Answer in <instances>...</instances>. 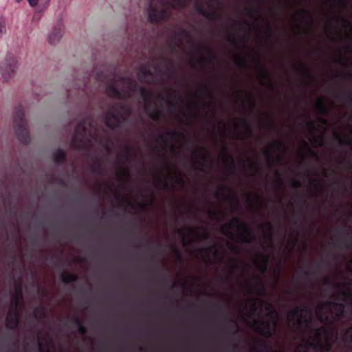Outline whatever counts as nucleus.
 <instances>
[{"instance_id":"obj_51","label":"nucleus","mask_w":352,"mask_h":352,"mask_svg":"<svg viewBox=\"0 0 352 352\" xmlns=\"http://www.w3.org/2000/svg\"><path fill=\"white\" fill-rule=\"evenodd\" d=\"M300 12H301V14L306 16L309 19V25L311 26L313 23V20H314L313 16L311 14V13L305 9H302L300 10Z\"/></svg>"},{"instance_id":"obj_43","label":"nucleus","mask_w":352,"mask_h":352,"mask_svg":"<svg viewBox=\"0 0 352 352\" xmlns=\"http://www.w3.org/2000/svg\"><path fill=\"white\" fill-rule=\"evenodd\" d=\"M258 228L259 229L263 230H267V234L265 236H267V238L271 240L272 239V234H271V231L273 228V226L272 225V223H270V222H267L265 223H260L258 225Z\"/></svg>"},{"instance_id":"obj_58","label":"nucleus","mask_w":352,"mask_h":352,"mask_svg":"<svg viewBox=\"0 0 352 352\" xmlns=\"http://www.w3.org/2000/svg\"><path fill=\"white\" fill-rule=\"evenodd\" d=\"M291 186L293 188H299L301 187L302 184L301 182L297 179H292L291 182Z\"/></svg>"},{"instance_id":"obj_14","label":"nucleus","mask_w":352,"mask_h":352,"mask_svg":"<svg viewBox=\"0 0 352 352\" xmlns=\"http://www.w3.org/2000/svg\"><path fill=\"white\" fill-rule=\"evenodd\" d=\"M329 334V329L325 327L322 326L314 329V339L313 340H308L306 344L308 347L312 348L317 344L320 343L323 340V338L325 336L326 338Z\"/></svg>"},{"instance_id":"obj_33","label":"nucleus","mask_w":352,"mask_h":352,"mask_svg":"<svg viewBox=\"0 0 352 352\" xmlns=\"http://www.w3.org/2000/svg\"><path fill=\"white\" fill-rule=\"evenodd\" d=\"M240 123H241V126H242L243 129L244 130L245 134L248 137L252 136L253 135V130L250 125V122L245 118H241L240 120Z\"/></svg>"},{"instance_id":"obj_22","label":"nucleus","mask_w":352,"mask_h":352,"mask_svg":"<svg viewBox=\"0 0 352 352\" xmlns=\"http://www.w3.org/2000/svg\"><path fill=\"white\" fill-rule=\"evenodd\" d=\"M332 348L333 343L328 337L324 341L322 340L320 343H318L312 347V349L315 350V352H330L332 350Z\"/></svg>"},{"instance_id":"obj_48","label":"nucleus","mask_w":352,"mask_h":352,"mask_svg":"<svg viewBox=\"0 0 352 352\" xmlns=\"http://www.w3.org/2000/svg\"><path fill=\"white\" fill-rule=\"evenodd\" d=\"M268 263L269 257L268 256H265L264 258L262 261V265L259 266V269L262 273H265L266 272Z\"/></svg>"},{"instance_id":"obj_59","label":"nucleus","mask_w":352,"mask_h":352,"mask_svg":"<svg viewBox=\"0 0 352 352\" xmlns=\"http://www.w3.org/2000/svg\"><path fill=\"white\" fill-rule=\"evenodd\" d=\"M272 145L277 150H280L281 148L284 146L283 143L280 141H274L272 142Z\"/></svg>"},{"instance_id":"obj_5","label":"nucleus","mask_w":352,"mask_h":352,"mask_svg":"<svg viewBox=\"0 0 352 352\" xmlns=\"http://www.w3.org/2000/svg\"><path fill=\"white\" fill-rule=\"evenodd\" d=\"M232 228H236L240 231L238 237L240 241L244 243H250L256 239V236L248 224L241 220L239 217H234L232 220L221 227L222 232L231 239H234L235 234L231 232Z\"/></svg>"},{"instance_id":"obj_27","label":"nucleus","mask_w":352,"mask_h":352,"mask_svg":"<svg viewBox=\"0 0 352 352\" xmlns=\"http://www.w3.org/2000/svg\"><path fill=\"white\" fill-rule=\"evenodd\" d=\"M157 100L167 103L169 111L174 112L177 109V102L171 100L170 96H163L160 94L157 96Z\"/></svg>"},{"instance_id":"obj_26","label":"nucleus","mask_w":352,"mask_h":352,"mask_svg":"<svg viewBox=\"0 0 352 352\" xmlns=\"http://www.w3.org/2000/svg\"><path fill=\"white\" fill-rule=\"evenodd\" d=\"M140 93L146 105H150L153 97V93L144 86L140 87Z\"/></svg>"},{"instance_id":"obj_18","label":"nucleus","mask_w":352,"mask_h":352,"mask_svg":"<svg viewBox=\"0 0 352 352\" xmlns=\"http://www.w3.org/2000/svg\"><path fill=\"white\" fill-rule=\"evenodd\" d=\"M159 58L165 62V70L164 72H162V70L158 66L155 67L156 69H157L159 72H162L165 75L169 76H175L176 74V69L173 63L170 60L164 56V55L162 54L160 55Z\"/></svg>"},{"instance_id":"obj_38","label":"nucleus","mask_w":352,"mask_h":352,"mask_svg":"<svg viewBox=\"0 0 352 352\" xmlns=\"http://www.w3.org/2000/svg\"><path fill=\"white\" fill-rule=\"evenodd\" d=\"M91 170L93 173H96L98 175H103V166L102 162L100 159H98L96 163L91 166Z\"/></svg>"},{"instance_id":"obj_32","label":"nucleus","mask_w":352,"mask_h":352,"mask_svg":"<svg viewBox=\"0 0 352 352\" xmlns=\"http://www.w3.org/2000/svg\"><path fill=\"white\" fill-rule=\"evenodd\" d=\"M336 96L347 103L349 106L352 107V92H338Z\"/></svg>"},{"instance_id":"obj_25","label":"nucleus","mask_w":352,"mask_h":352,"mask_svg":"<svg viewBox=\"0 0 352 352\" xmlns=\"http://www.w3.org/2000/svg\"><path fill=\"white\" fill-rule=\"evenodd\" d=\"M53 160L58 165L64 164L67 160L66 152L63 149L58 148L53 153Z\"/></svg>"},{"instance_id":"obj_6","label":"nucleus","mask_w":352,"mask_h":352,"mask_svg":"<svg viewBox=\"0 0 352 352\" xmlns=\"http://www.w3.org/2000/svg\"><path fill=\"white\" fill-rule=\"evenodd\" d=\"M118 80L125 85L126 89L121 91L116 83H110L106 87V92L109 96L120 100H127L140 91L141 86H139L138 82L131 77L122 76Z\"/></svg>"},{"instance_id":"obj_46","label":"nucleus","mask_w":352,"mask_h":352,"mask_svg":"<svg viewBox=\"0 0 352 352\" xmlns=\"http://www.w3.org/2000/svg\"><path fill=\"white\" fill-rule=\"evenodd\" d=\"M344 338L346 342L352 345V325L345 332Z\"/></svg>"},{"instance_id":"obj_23","label":"nucleus","mask_w":352,"mask_h":352,"mask_svg":"<svg viewBox=\"0 0 352 352\" xmlns=\"http://www.w3.org/2000/svg\"><path fill=\"white\" fill-rule=\"evenodd\" d=\"M23 300V291L21 284H19L15 287L14 295L12 299V308L14 309H18L20 301Z\"/></svg>"},{"instance_id":"obj_42","label":"nucleus","mask_w":352,"mask_h":352,"mask_svg":"<svg viewBox=\"0 0 352 352\" xmlns=\"http://www.w3.org/2000/svg\"><path fill=\"white\" fill-rule=\"evenodd\" d=\"M318 275V272L315 270H305L300 272L298 276L302 279H307L309 277H316Z\"/></svg>"},{"instance_id":"obj_16","label":"nucleus","mask_w":352,"mask_h":352,"mask_svg":"<svg viewBox=\"0 0 352 352\" xmlns=\"http://www.w3.org/2000/svg\"><path fill=\"white\" fill-rule=\"evenodd\" d=\"M339 234H346L348 237L342 241H338L333 245L338 248H342L343 247L349 248L352 247V228L350 226L344 227L338 230Z\"/></svg>"},{"instance_id":"obj_44","label":"nucleus","mask_w":352,"mask_h":352,"mask_svg":"<svg viewBox=\"0 0 352 352\" xmlns=\"http://www.w3.org/2000/svg\"><path fill=\"white\" fill-rule=\"evenodd\" d=\"M259 300H261L257 298L252 300V303L251 304V314L252 315L256 314V313L258 311V307L261 306Z\"/></svg>"},{"instance_id":"obj_41","label":"nucleus","mask_w":352,"mask_h":352,"mask_svg":"<svg viewBox=\"0 0 352 352\" xmlns=\"http://www.w3.org/2000/svg\"><path fill=\"white\" fill-rule=\"evenodd\" d=\"M198 92L202 95H204V96H206V98H213V93H212V91L211 90V89L210 87H208V86H203V87H201L199 90H198Z\"/></svg>"},{"instance_id":"obj_62","label":"nucleus","mask_w":352,"mask_h":352,"mask_svg":"<svg viewBox=\"0 0 352 352\" xmlns=\"http://www.w3.org/2000/svg\"><path fill=\"white\" fill-rule=\"evenodd\" d=\"M199 237L203 240H208L210 238V234L206 230H204L201 234L199 235Z\"/></svg>"},{"instance_id":"obj_29","label":"nucleus","mask_w":352,"mask_h":352,"mask_svg":"<svg viewBox=\"0 0 352 352\" xmlns=\"http://www.w3.org/2000/svg\"><path fill=\"white\" fill-rule=\"evenodd\" d=\"M181 133L175 131H168L166 133V135L164 134H160L158 135L157 141H161L163 142L166 143L168 140L166 138V136H168V138L171 140H174L179 136H181Z\"/></svg>"},{"instance_id":"obj_35","label":"nucleus","mask_w":352,"mask_h":352,"mask_svg":"<svg viewBox=\"0 0 352 352\" xmlns=\"http://www.w3.org/2000/svg\"><path fill=\"white\" fill-rule=\"evenodd\" d=\"M298 68L300 71L303 72V75L307 79L309 80H314V75L311 71L308 68V67L305 64L300 63L299 64Z\"/></svg>"},{"instance_id":"obj_40","label":"nucleus","mask_w":352,"mask_h":352,"mask_svg":"<svg viewBox=\"0 0 352 352\" xmlns=\"http://www.w3.org/2000/svg\"><path fill=\"white\" fill-rule=\"evenodd\" d=\"M133 148L129 146H124L123 147V157L126 161L131 160L134 155Z\"/></svg>"},{"instance_id":"obj_36","label":"nucleus","mask_w":352,"mask_h":352,"mask_svg":"<svg viewBox=\"0 0 352 352\" xmlns=\"http://www.w3.org/2000/svg\"><path fill=\"white\" fill-rule=\"evenodd\" d=\"M33 315L38 320L45 318L46 316V309L44 307H36L34 309Z\"/></svg>"},{"instance_id":"obj_21","label":"nucleus","mask_w":352,"mask_h":352,"mask_svg":"<svg viewBox=\"0 0 352 352\" xmlns=\"http://www.w3.org/2000/svg\"><path fill=\"white\" fill-rule=\"evenodd\" d=\"M145 111L148 114V116L151 118V119L156 122H159L164 118V113L162 111L159 109L157 107H155L154 109H151L150 105H146Z\"/></svg>"},{"instance_id":"obj_13","label":"nucleus","mask_w":352,"mask_h":352,"mask_svg":"<svg viewBox=\"0 0 352 352\" xmlns=\"http://www.w3.org/2000/svg\"><path fill=\"white\" fill-rule=\"evenodd\" d=\"M195 48L197 51V52L201 55L203 52H206L209 58L208 59L204 58L201 56H199L198 58V63L201 65L206 64L208 61L210 63H214L217 58V56L216 54L214 52V51L208 45L206 44H204L202 43H197L194 44Z\"/></svg>"},{"instance_id":"obj_39","label":"nucleus","mask_w":352,"mask_h":352,"mask_svg":"<svg viewBox=\"0 0 352 352\" xmlns=\"http://www.w3.org/2000/svg\"><path fill=\"white\" fill-rule=\"evenodd\" d=\"M177 35L178 37L187 39L188 43H192V34H191L190 32L187 30L182 29V30H179L177 32Z\"/></svg>"},{"instance_id":"obj_63","label":"nucleus","mask_w":352,"mask_h":352,"mask_svg":"<svg viewBox=\"0 0 352 352\" xmlns=\"http://www.w3.org/2000/svg\"><path fill=\"white\" fill-rule=\"evenodd\" d=\"M177 45L175 41H173L172 43L169 46V50L171 53L176 52Z\"/></svg>"},{"instance_id":"obj_28","label":"nucleus","mask_w":352,"mask_h":352,"mask_svg":"<svg viewBox=\"0 0 352 352\" xmlns=\"http://www.w3.org/2000/svg\"><path fill=\"white\" fill-rule=\"evenodd\" d=\"M317 112L320 115L326 116L329 113V108L325 105L322 98L318 99L315 104Z\"/></svg>"},{"instance_id":"obj_8","label":"nucleus","mask_w":352,"mask_h":352,"mask_svg":"<svg viewBox=\"0 0 352 352\" xmlns=\"http://www.w3.org/2000/svg\"><path fill=\"white\" fill-rule=\"evenodd\" d=\"M14 131L18 140L23 144L30 142L27 120L25 118L24 108L21 104L16 107L14 113Z\"/></svg>"},{"instance_id":"obj_47","label":"nucleus","mask_w":352,"mask_h":352,"mask_svg":"<svg viewBox=\"0 0 352 352\" xmlns=\"http://www.w3.org/2000/svg\"><path fill=\"white\" fill-rule=\"evenodd\" d=\"M120 177L128 179L130 177V170L128 168H120L118 172Z\"/></svg>"},{"instance_id":"obj_12","label":"nucleus","mask_w":352,"mask_h":352,"mask_svg":"<svg viewBox=\"0 0 352 352\" xmlns=\"http://www.w3.org/2000/svg\"><path fill=\"white\" fill-rule=\"evenodd\" d=\"M251 57H252V60L256 64V65L260 67V73H259L260 77L261 78L267 80V88L270 91H274L275 88H274V84L272 82V75H271L270 72H269V70L266 67H265L264 66L262 65L261 56L257 52H254L252 54Z\"/></svg>"},{"instance_id":"obj_7","label":"nucleus","mask_w":352,"mask_h":352,"mask_svg":"<svg viewBox=\"0 0 352 352\" xmlns=\"http://www.w3.org/2000/svg\"><path fill=\"white\" fill-rule=\"evenodd\" d=\"M326 305L331 306L334 308V311H331V316H329L324 313L326 309L325 305L322 304L316 309V314L318 320L322 323H328L331 324L333 322L339 321L345 317L344 309L346 303L338 302L335 300L327 301Z\"/></svg>"},{"instance_id":"obj_3","label":"nucleus","mask_w":352,"mask_h":352,"mask_svg":"<svg viewBox=\"0 0 352 352\" xmlns=\"http://www.w3.org/2000/svg\"><path fill=\"white\" fill-rule=\"evenodd\" d=\"M131 114L129 106L122 102H115L104 113V124L111 130L120 129L122 124L128 122Z\"/></svg>"},{"instance_id":"obj_19","label":"nucleus","mask_w":352,"mask_h":352,"mask_svg":"<svg viewBox=\"0 0 352 352\" xmlns=\"http://www.w3.org/2000/svg\"><path fill=\"white\" fill-rule=\"evenodd\" d=\"M63 31L64 30L62 24H58L56 25L49 35L50 43L54 45L58 43L63 36Z\"/></svg>"},{"instance_id":"obj_56","label":"nucleus","mask_w":352,"mask_h":352,"mask_svg":"<svg viewBox=\"0 0 352 352\" xmlns=\"http://www.w3.org/2000/svg\"><path fill=\"white\" fill-rule=\"evenodd\" d=\"M158 184L162 186L164 189H168V182L166 179H159Z\"/></svg>"},{"instance_id":"obj_53","label":"nucleus","mask_w":352,"mask_h":352,"mask_svg":"<svg viewBox=\"0 0 352 352\" xmlns=\"http://www.w3.org/2000/svg\"><path fill=\"white\" fill-rule=\"evenodd\" d=\"M177 233L182 237L184 245H188V241L186 236V233H185L184 230H183L182 229H179V230H177Z\"/></svg>"},{"instance_id":"obj_64","label":"nucleus","mask_w":352,"mask_h":352,"mask_svg":"<svg viewBox=\"0 0 352 352\" xmlns=\"http://www.w3.org/2000/svg\"><path fill=\"white\" fill-rule=\"evenodd\" d=\"M306 126L313 131L315 128V123L312 120H309L305 124Z\"/></svg>"},{"instance_id":"obj_11","label":"nucleus","mask_w":352,"mask_h":352,"mask_svg":"<svg viewBox=\"0 0 352 352\" xmlns=\"http://www.w3.org/2000/svg\"><path fill=\"white\" fill-rule=\"evenodd\" d=\"M326 285H332V287L340 291L338 296H334L335 300H340L352 306V292L350 290H342L340 283L333 282L331 278H326L324 281Z\"/></svg>"},{"instance_id":"obj_15","label":"nucleus","mask_w":352,"mask_h":352,"mask_svg":"<svg viewBox=\"0 0 352 352\" xmlns=\"http://www.w3.org/2000/svg\"><path fill=\"white\" fill-rule=\"evenodd\" d=\"M6 328L10 330L16 329L19 324V312L18 309L11 308L7 314L6 318Z\"/></svg>"},{"instance_id":"obj_2","label":"nucleus","mask_w":352,"mask_h":352,"mask_svg":"<svg viewBox=\"0 0 352 352\" xmlns=\"http://www.w3.org/2000/svg\"><path fill=\"white\" fill-rule=\"evenodd\" d=\"M182 0H151L148 8V21L153 24L168 20L175 9L183 8Z\"/></svg>"},{"instance_id":"obj_4","label":"nucleus","mask_w":352,"mask_h":352,"mask_svg":"<svg viewBox=\"0 0 352 352\" xmlns=\"http://www.w3.org/2000/svg\"><path fill=\"white\" fill-rule=\"evenodd\" d=\"M287 316L289 320L294 322L292 327L294 331L304 333L310 328L313 312L309 307L297 306L287 313Z\"/></svg>"},{"instance_id":"obj_30","label":"nucleus","mask_w":352,"mask_h":352,"mask_svg":"<svg viewBox=\"0 0 352 352\" xmlns=\"http://www.w3.org/2000/svg\"><path fill=\"white\" fill-rule=\"evenodd\" d=\"M61 281L65 284L74 283L78 280V276L74 274L63 272L60 274Z\"/></svg>"},{"instance_id":"obj_52","label":"nucleus","mask_w":352,"mask_h":352,"mask_svg":"<svg viewBox=\"0 0 352 352\" xmlns=\"http://www.w3.org/2000/svg\"><path fill=\"white\" fill-rule=\"evenodd\" d=\"M175 177L176 182L178 184H180V185H184L185 184V180H184L183 176L180 173H179L177 172H175Z\"/></svg>"},{"instance_id":"obj_1","label":"nucleus","mask_w":352,"mask_h":352,"mask_svg":"<svg viewBox=\"0 0 352 352\" xmlns=\"http://www.w3.org/2000/svg\"><path fill=\"white\" fill-rule=\"evenodd\" d=\"M99 125L92 113L87 114L76 125L72 138V146L78 151L89 148L98 136Z\"/></svg>"},{"instance_id":"obj_17","label":"nucleus","mask_w":352,"mask_h":352,"mask_svg":"<svg viewBox=\"0 0 352 352\" xmlns=\"http://www.w3.org/2000/svg\"><path fill=\"white\" fill-rule=\"evenodd\" d=\"M195 10L197 11V12L206 17V19L210 20V21H219L220 19H221V15L218 13L217 12H215V11H209L208 10H206L204 6L198 4V3H196L195 6Z\"/></svg>"},{"instance_id":"obj_49","label":"nucleus","mask_w":352,"mask_h":352,"mask_svg":"<svg viewBox=\"0 0 352 352\" xmlns=\"http://www.w3.org/2000/svg\"><path fill=\"white\" fill-rule=\"evenodd\" d=\"M310 187L313 188L316 191L321 188V185L318 180L311 179L309 182Z\"/></svg>"},{"instance_id":"obj_9","label":"nucleus","mask_w":352,"mask_h":352,"mask_svg":"<svg viewBox=\"0 0 352 352\" xmlns=\"http://www.w3.org/2000/svg\"><path fill=\"white\" fill-rule=\"evenodd\" d=\"M17 69L16 58L8 54L0 63V71L5 81L8 80L15 74Z\"/></svg>"},{"instance_id":"obj_50","label":"nucleus","mask_w":352,"mask_h":352,"mask_svg":"<svg viewBox=\"0 0 352 352\" xmlns=\"http://www.w3.org/2000/svg\"><path fill=\"white\" fill-rule=\"evenodd\" d=\"M332 3L334 7L338 6L341 8H346L347 6L346 0H333Z\"/></svg>"},{"instance_id":"obj_61","label":"nucleus","mask_w":352,"mask_h":352,"mask_svg":"<svg viewBox=\"0 0 352 352\" xmlns=\"http://www.w3.org/2000/svg\"><path fill=\"white\" fill-rule=\"evenodd\" d=\"M299 233L298 232L296 235L291 234V241L292 243V247L294 248L298 241Z\"/></svg>"},{"instance_id":"obj_20","label":"nucleus","mask_w":352,"mask_h":352,"mask_svg":"<svg viewBox=\"0 0 352 352\" xmlns=\"http://www.w3.org/2000/svg\"><path fill=\"white\" fill-rule=\"evenodd\" d=\"M192 155L195 159L200 160L195 163L198 166H203L204 163L207 162L210 158L208 151L204 147L201 148V152L195 150L192 153Z\"/></svg>"},{"instance_id":"obj_55","label":"nucleus","mask_w":352,"mask_h":352,"mask_svg":"<svg viewBox=\"0 0 352 352\" xmlns=\"http://www.w3.org/2000/svg\"><path fill=\"white\" fill-rule=\"evenodd\" d=\"M207 212L212 219H217V217L220 214L218 211L212 209L208 210Z\"/></svg>"},{"instance_id":"obj_54","label":"nucleus","mask_w":352,"mask_h":352,"mask_svg":"<svg viewBox=\"0 0 352 352\" xmlns=\"http://www.w3.org/2000/svg\"><path fill=\"white\" fill-rule=\"evenodd\" d=\"M6 21L3 18H0V37L6 32Z\"/></svg>"},{"instance_id":"obj_24","label":"nucleus","mask_w":352,"mask_h":352,"mask_svg":"<svg viewBox=\"0 0 352 352\" xmlns=\"http://www.w3.org/2000/svg\"><path fill=\"white\" fill-rule=\"evenodd\" d=\"M152 75V72L148 68V63H142L139 67L138 73V80L141 82L145 81V78Z\"/></svg>"},{"instance_id":"obj_34","label":"nucleus","mask_w":352,"mask_h":352,"mask_svg":"<svg viewBox=\"0 0 352 352\" xmlns=\"http://www.w3.org/2000/svg\"><path fill=\"white\" fill-rule=\"evenodd\" d=\"M259 303H260L261 306L265 307V310L269 312V315L270 316H275V317L278 316V314H277L276 311L275 310L272 304H271L267 301H264L263 300H259Z\"/></svg>"},{"instance_id":"obj_37","label":"nucleus","mask_w":352,"mask_h":352,"mask_svg":"<svg viewBox=\"0 0 352 352\" xmlns=\"http://www.w3.org/2000/svg\"><path fill=\"white\" fill-rule=\"evenodd\" d=\"M198 252L199 254H205L207 257L209 256L211 252H213L215 256L219 255V252L217 249L216 245H211L208 248L199 249Z\"/></svg>"},{"instance_id":"obj_57","label":"nucleus","mask_w":352,"mask_h":352,"mask_svg":"<svg viewBox=\"0 0 352 352\" xmlns=\"http://www.w3.org/2000/svg\"><path fill=\"white\" fill-rule=\"evenodd\" d=\"M228 162H229V166H230V169H232V170H234L236 168V162L232 156H229Z\"/></svg>"},{"instance_id":"obj_31","label":"nucleus","mask_w":352,"mask_h":352,"mask_svg":"<svg viewBox=\"0 0 352 352\" xmlns=\"http://www.w3.org/2000/svg\"><path fill=\"white\" fill-rule=\"evenodd\" d=\"M73 322L78 327V331L81 335H85L87 333V328L83 324L80 318L74 316L72 318Z\"/></svg>"},{"instance_id":"obj_45","label":"nucleus","mask_w":352,"mask_h":352,"mask_svg":"<svg viewBox=\"0 0 352 352\" xmlns=\"http://www.w3.org/2000/svg\"><path fill=\"white\" fill-rule=\"evenodd\" d=\"M236 65L241 69H245L248 67L247 60L244 58L239 57L235 60Z\"/></svg>"},{"instance_id":"obj_60","label":"nucleus","mask_w":352,"mask_h":352,"mask_svg":"<svg viewBox=\"0 0 352 352\" xmlns=\"http://www.w3.org/2000/svg\"><path fill=\"white\" fill-rule=\"evenodd\" d=\"M173 248L174 253H175L176 257L177 258V259L179 261H182V252L174 246H173Z\"/></svg>"},{"instance_id":"obj_10","label":"nucleus","mask_w":352,"mask_h":352,"mask_svg":"<svg viewBox=\"0 0 352 352\" xmlns=\"http://www.w3.org/2000/svg\"><path fill=\"white\" fill-rule=\"evenodd\" d=\"M252 327L254 331L262 336L266 338H270L273 336L276 330L277 322L274 321L273 324H272L270 322L267 320H254L252 324Z\"/></svg>"}]
</instances>
